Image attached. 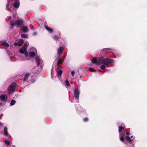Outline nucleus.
<instances>
[{"mask_svg": "<svg viewBox=\"0 0 147 147\" xmlns=\"http://www.w3.org/2000/svg\"><path fill=\"white\" fill-rule=\"evenodd\" d=\"M98 59V61L96 59V58L94 57L92 59L91 61L93 64H97V65L100 64H105L106 65H108L113 63L114 61L113 60L111 59L107 58L106 59H103V57H99Z\"/></svg>", "mask_w": 147, "mask_h": 147, "instance_id": "nucleus-1", "label": "nucleus"}, {"mask_svg": "<svg viewBox=\"0 0 147 147\" xmlns=\"http://www.w3.org/2000/svg\"><path fill=\"white\" fill-rule=\"evenodd\" d=\"M10 25L12 26H16L17 28H21L24 26V22L22 20H17L15 21H11Z\"/></svg>", "mask_w": 147, "mask_h": 147, "instance_id": "nucleus-2", "label": "nucleus"}, {"mask_svg": "<svg viewBox=\"0 0 147 147\" xmlns=\"http://www.w3.org/2000/svg\"><path fill=\"white\" fill-rule=\"evenodd\" d=\"M17 86L16 83L13 82L11 83L9 86V87L8 88L7 92L9 94H11L15 92V90Z\"/></svg>", "mask_w": 147, "mask_h": 147, "instance_id": "nucleus-3", "label": "nucleus"}, {"mask_svg": "<svg viewBox=\"0 0 147 147\" xmlns=\"http://www.w3.org/2000/svg\"><path fill=\"white\" fill-rule=\"evenodd\" d=\"M80 90L78 88L75 89L74 90V97L76 99H78L79 98Z\"/></svg>", "mask_w": 147, "mask_h": 147, "instance_id": "nucleus-4", "label": "nucleus"}, {"mask_svg": "<svg viewBox=\"0 0 147 147\" xmlns=\"http://www.w3.org/2000/svg\"><path fill=\"white\" fill-rule=\"evenodd\" d=\"M27 47L26 44H24L23 47L19 50V52L22 54L24 53V52L27 49Z\"/></svg>", "mask_w": 147, "mask_h": 147, "instance_id": "nucleus-5", "label": "nucleus"}, {"mask_svg": "<svg viewBox=\"0 0 147 147\" xmlns=\"http://www.w3.org/2000/svg\"><path fill=\"white\" fill-rule=\"evenodd\" d=\"M64 49V48L62 47H59L57 50V53L58 55H60L63 53V50Z\"/></svg>", "mask_w": 147, "mask_h": 147, "instance_id": "nucleus-6", "label": "nucleus"}, {"mask_svg": "<svg viewBox=\"0 0 147 147\" xmlns=\"http://www.w3.org/2000/svg\"><path fill=\"white\" fill-rule=\"evenodd\" d=\"M0 98L1 100L3 101H6L7 98V95L5 94H2L1 95Z\"/></svg>", "mask_w": 147, "mask_h": 147, "instance_id": "nucleus-7", "label": "nucleus"}, {"mask_svg": "<svg viewBox=\"0 0 147 147\" xmlns=\"http://www.w3.org/2000/svg\"><path fill=\"white\" fill-rule=\"evenodd\" d=\"M21 30H23L24 32H26L28 30V26H23L21 28Z\"/></svg>", "mask_w": 147, "mask_h": 147, "instance_id": "nucleus-8", "label": "nucleus"}, {"mask_svg": "<svg viewBox=\"0 0 147 147\" xmlns=\"http://www.w3.org/2000/svg\"><path fill=\"white\" fill-rule=\"evenodd\" d=\"M125 134H122L121 136L120 135V136L119 137L120 140L122 142H123L125 141Z\"/></svg>", "mask_w": 147, "mask_h": 147, "instance_id": "nucleus-9", "label": "nucleus"}, {"mask_svg": "<svg viewBox=\"0 0 147 147\" xmlns=\"http://www.w3.org/2000/svg\"><path fill=\"white\" fill-rule=\"evenodd\" d=\"M30 73H29L26 74L24 75V77L23 79V80L24 81H26L28 77L30 76Z\"/></svg>", "mask_w": 147, "mask_h": 147, "instance_id": "nucleus-10", "label": "nucleus"}, {"mask_svg": "<svg viewBox=\"0 0 147 147\" xmlns=\"http://www.w3.org/2000/svg\"><path fill=\"white\" fill-rule=\"evenodd\" d=\"M45 29L49 32H50L51 33H52L53 30L50 27H49L48 26H45Z\"/></svg>", "mask_w": 147, "mask_h": 147, "instance_id": "nucleus-11", "label": "nucleus"}, {"mask_svg": "<svg viewBox=\"0 0 147 147\" xmlns=\"http://www.w3.org/2000/svg\"><path fill=\"white\" fill-rule=\"evenodd\" d=\"M36 61L38 64L37 65L39 66L40 63V59L38 56H37L35 58Z\"/></svg>", "mask_w": 147, "mask_h": 147, "instance_id": "nucleus-12", "label": "nucleus"}, {"mask_svg": "<svg viewBox=\"0 0 147 147\" xmlns=\"http://www.w3.org/2000/svg\"><path fill=\"white\" fill-rule=\"evenodd\" d=\"M1 45L4 46L8 48L9 47V45L7 42H4L1 43Z\"/></svg>", "mask_w": 147, "mask_h": 147, "instance_id": "nucleus-13", "label": "nucleus"}, {"mask_svg": "<svg viewBox=\"0 0 147 147\" xmlns=\"http://www.w3.org/2000/svg\"><path fill=\"white\" fill-rule=\"evenodd\" d=\"M29 54L31 57H34L35 55V53L34 52H30L29 53Z\"/></svg>", "mask_w": 147, "mask_h": 147, "instance_id": "nucleus-14", "label": "nucleus"}, {"mask_svg": "<svg viewBox=\"0 0 147 147\" xmlns=\"http://www.w3.org/2000/svg\"><path fill=\"white\" fill-rule=\"evenodd\" d=\"M20 5V4L19 3L16 2L14 3L13 4V7L16 8H18L19 7Z\"/></svg>", "mask_w": 147, "mask_h": 147, "instance_id": "nucleus-15", "label": "nucleus"}, {"mask_svg": "<svg viewBox=\"0 0 147 147\" xmlns=\"http://www.w3.org/2000/svg\"><path fill=\"white\" fill-rule=\"evenodd\" d=\"M125 139L126 140L129 142V143H131L132 142V140L128 136H126L125 137Z\"/></svg>", "mask_w": 147, "mask_h": 147, "instance_id": "nucleus-16", "label": "nucleus"}, {"mask_svg": "<svg viewBox=\"0 0 147 147\" xmlns=\"http://www.w3.org/2000/svg\"><path fill=\"white\" fill-rule=\"evenodd\" d=\"M4 132L5 135L7 136L8 135V133L7 132V129L6 127H5L4 128Z\"/></svg>", "mask_w": 147, "mask_h": 147, "instance_id": "nucleus-17", "label": "nucleus"}, {"mask_svg": "<svg viewBox=\"0 0 147 147\" xmlns=\"http://www.w3.org/2000/svg\"><path fill=\"white\" fill-rule=\"evenodd\" d=\"M62 73L63 71L61 70H60L57 72V75L59 76V77H61Z\"/></svg>", "mask_w": 147, "mask_h": 147, "instance_id": "nucleus-18", "label": "nucleus"}, {"mask_svg": "<svg viewBox=\"0 0 147 147\" xmlns=\"http://www.w3.org/2000/svg\"><path fill=\"white\" fill-rule=\"evenodd\" d=\"M16 102L15 100L13 99L11 101L10 103V105L11 106H13L15 104Z\"/></svg>", "mask_w": 147, "mask_h": 147, "instance_id": "nucleus-19", "label": "nucleus"}, {"mask_svg": "<svg viewBox=\"0 0 147 147\" xmlns=\"http://www.w3.org/2000/svg\"><path fill=\"white\" fill-rule=\"evenodd\" d=\"M63 60H62L61 59H59L57 63V64L58 65H59L60 64L62 63L63 62Z\"/></svg>", "mask_w": 147, "mask_h": 147, "instance_id": "nucleus-20", "label": "nucleus"}, {"mask_svg": "<svg viewBox=\"0 0 147 147\" xmlns=\"http://www.w3.org/2000/svg\"><path fill=\"white\" fill-rule=\"evenodd\" d=\"M19 42H18V44L20 45H19V46H22L24 44V41L23 40H21V39L19 40Z\"/></svg>", "mask_w": 147, "mask_h": 147, "instance_id": "nucleus-21", "label": "nucleus"}, {"mask_svg": "<svg viewBox=\"0 0 147 147\" xmlns=\"http://www.w3.org/2000/svg\"><path fill=\"white\" fill-rule=\"evenodd\" d=\"M119 132H121L122 130L124 129V128L121 126H119Z\"/></svg>", "mask_w": 147, "mask_h": 147, "instance_id": "nucleus-22", "label": "nucleus"}, {"mask_svg": "<svg viewBox=\"0 0 147 147\" xmlns=\"http://www.w3.org/2000/svg\"><path fill=\"white\" fill-rule=\"evenodd\" d=\"M89 70L92 72H94L96 71L94 68L92 67H90L89 68Z\"/></svg>", "mask_w": 147, "mask_h": 147, "instance_id": "nucleus-23", "label": "nucleus"}, {"mask_svg": "<svg viewBox=\"0 0 147 147\" xmlns=\"http://www.w3.org/2000/svg\"><path fill=\"white\" fill-rule=\"evenodd\" d=\"M65 83L66 84V85L67 86H70V84L69 83L68 80L67 79L65 81Z\"/></svg>", "mask_w": 147, "mask_h": 147, "instance_id": "nucleus-24", "label": "nucleus"}, {"mask_svg": "<svg viewBox=\"0 0 147 147\" xmlns=\"http://www.w3.org/2000/svg\"><path fill=\"white\" fill-rule=\"evenodd\" d=\"M105 65V64H103V65H101L100 67L101 69L102 70L106 68V66Z\"/></svg>", "mask_w": 147, "mask_h": 147, "instance_id": "nucleus-25", "label": "nucleus"}, {"mask_svg": "<svg viewBox=\"0 0 147 147\" xmlns=\"http://www.w3.org/2000/svg\"><path fill=\"white\" fill-rule=\"evenodd\" d=\"M21 37L23 38H26L27 36L25 34H21Z\"/></svg>", "mask_w": 147, "mask_h": 147, "instance_id": "nucleus-26", "label": "nucleus"}, {"mask_svg": "<svg viewBox=\"0 0 147 147\" xmlns=\"http://www.w3.org/2000/svg\"><path fill=\"white\" fill-rule=\"evenodd\" d=\"M24 55L26 57H28V52L27 51V50H26V51L24 52Z\"/></svg>", "mask_w": 147, "mask_h": 147, "instance_id": "nucleus-27", "label": "nucleus"}, {"mask_svg": "<svg viewBox=\"0 0 147 147\" xmlns=\"http://www.w3.org/2000/svg\"><path fill=\"white\" fill-rule=\"evenodd\" d=\"M4 142L7 145L10 144V143L9 140H5Z\"/></svg>", "mask_w": 147, "mask_h": 147, "instance_id": "nucleus-28", "label": "nucleus"}, {"mask_svg": "<svg viewBox=\"0 0 147 147\" xmlns=\"http://www.w3.org/2000/svg\"><path fill=\"white\" fill-rule=\"evenodd\" d=\"M53 38L54 39L57 41L59 37L58 36L56 35L54 36Z\"/></svg>", "mask_w": 147, "mask_h": 147, "instance_id": "nucleus-29", "label": "nucleus"}, {"mask_svg": "<svg viewBox=\"0 0 147 147\" xmlns=\"http://www.w3.org/2000/svg\"><path fill=\"white\" fill-rule=\"evenodd\" d=\"M88 117H85L83 119V121L84 122H86L88 121Z\"/></svg>", "mask_w": 147, "mask_h": 147, "instance_id": "nucleus-30", "label": "nucleus"}, {"mask_svg": "<svg viewBox=\"0 0 147 147\" xmlns=\"http://www.w3.org/2000/svg\"><path fill=\"white\" fill-rule=\"evenodd\" d=\"M14 45L15 46H19V45H19V44H18V42H16L14 43Z\"/></svg>", "mask_w": 147, "mask_h": 147, "instance_id": "nucleus-31", "label": "nucleus"}, {"mask_svg": "<svg viewBox=\"0 0 147 147\" xmlns=\"http://www.w3.org/2000/svg\"><path fill=\"white\" fill-rule=\"evenodd\" d=\"M75 74V71H72L71 72V74L73 76H74Z\"/></svg>", "mask_w": 147, "mask_h": 147, "instance_id": "nucleus-32", "label": "nucleus"}, {"mask_svg": "<svg viewBox=\"0 0 147 147\" xmlns=\"http://www.w3.org/2000/svg\"><path fill=\"white\" fill-rule=\"evenodd\" d=\"M105 49H106V50L109 49H103L101 51H105L106 50Z\"/></svg>", "mask_w": 147, "mask_h": 147, "instance_id": "nucleus-33", "label": "nucleus"}, {"mask_svg": "<svg viewBox=\"0 0 147 147\" xmlns=\"http://www.w3.org/2000/svg\"><path fill=\"white\" fill-rule=\"evenodd\" d=\"M6 9L8 11H10V9L9 8V7H6Z\"/></svg>", "mask_w": 147, "mask_h": 147, "instance_id": "nucleus-34", "label": "nucleus"}, {"mask_svg": "<svg viewBox=\"0 0 147 147\" xmlns=\"http://www.w3.org/2000/svg\"><path fill=\"white\" fill-rule=\"evenodd\" d=\"M9 4H10V2L9 1L8 2L7 4L6 5V7H9Z\"/></svg>", "mask_w": 147, "mask_h": 147, "instance_id": "nucleus-35", "label": "nucleus"}, {"mask_svg": "<svg viewBox=\"0 0 147 147\" xmlns=\"http://www.w3.org/2000/svg\"><path fill=\"white\" fill-rule=\"evenodd\" d=\"M126 134L127 135V136H129L130 135V133L129 132H126Z\"/></svg>", "mask_w": 147, "mask_h": 147, "instance_id": "nucleus-36", "label": "nucleus"}, {"mask_svg": "<svg viewBox=\"0 0 147 147\" xmlns=\"http://www.w3.org/2000/svg\"><path fill=\"white\" fill-rule=\"evenodd\" d=\"M2 105V103H0V106Z\"/></svg>", "mask_w": 147, "mask_h": 147, "instance_id": "nucleus-37", "label": "nucleus"}, {"mask_svg": "<svg viewBox=\"0 0 147 147\" xmlns=\"http://www.w3.org/2000/svg\"><path fill=\"white\" fill-rule=\"evenodd\" d=\"M133 137L132 136H131V137L130 138H133Z\"/></svg>", "mask_w": 147, "mask_h": 147, "instance_id": "nucleus-38", "label": "nucleus"}]
</instances>
